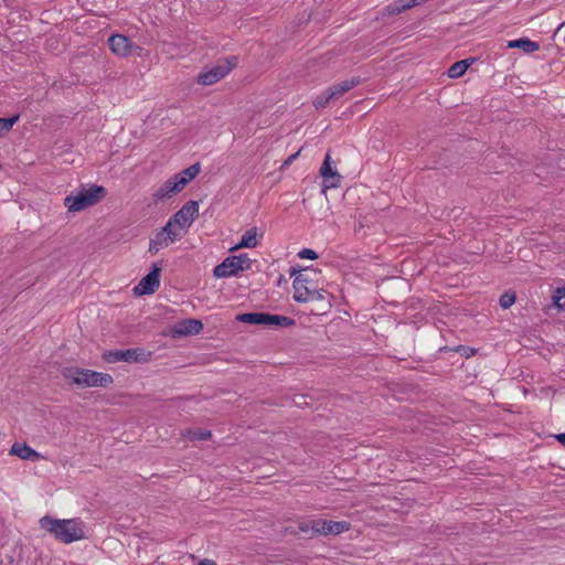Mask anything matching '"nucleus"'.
Listing matches in <instances>:
<instances>
[{
    "label": "nucleus",
    "mask_w": 565,
    "mask_h": 565,
    "mask_svg": "<svg viewBox=\"0 0 565 565\" xmlns=\"http://www.w3.org/2000/svg\"><path fill=\"white\" fill-rule=\"evenodd\" d=\"M298 256L302 259H311V260H315L317 259L319 256L317 254V252H315L313 249L311 248H302L299 253H298Z\"/></svg>",
    "instance_id": "nucleus-32"
},
{
    "label": "nucleus",
    "mask_w": 565,
    "mask_h": 565,
    "mask_svg": "<svg viewBox=\"0 0 565 565\" xmlns=\"http://www.w3.org/2000/svg\"><path fill=\"white\" fill-rule=\"evenodd\" d=\"M363 79L360 76H354L352 78L345 79L341 83L334 84L329 87L330 96H333L334 99L341 97L343 94L352 89L353 87L360 85Z\"/></svg>",
    "instance_id": "nucleus-16"
},
{
    "label": "nucleus",
    "mask_w": 565,
    "mask_h": 565,
    "mask_svg": "<svg viewBox=\"0 0 565 565\" xmlns=\"http://www.w3.org/2000/svg\"><path fill=\"white\" fill-rule=\"evenodd\" d=\"M178 225L175 222L172 221V217L169 218V221L167 222V224L164 226H162L159 232L161 234H169V236H172V234H179L178 232L173 231L172 227Z\"/></svg>",
    "instance_id": "nucleus-34"
},
{
    "label": "nucleus",
    "mask_w": 565,
    "mask_h": 565,
    "mask_svg": "<svg viewBox=\"0 0 565 565\" xmlns=\"http://www.w3.org/2000/svg\"><path fill=\"white\" fill-rule=\"evenodd\" d=\"M332 99H334V97L330 96V90L328 88L326 92H323L321 95L317 97L313 105L317 109L324 108Z\"/></svg>",
    "instance_id": "nucleus-29"
},
{
    "label": "nucleus",
    "mask_w": 565,
    "mask_h": 565,
    "mask_svg": "<svg viewBox=\"0 0 565 565\" xmlns=\"http://www.w3.org/2000/svg\"><path fill=\"white\" fill-rule=\"evenodd\" d=\"M201 171L199 162L191 164L179 173L174 174V180H178L181 186L185 188Z\"/></svg>",
    "instance_id": "nucleus-18"
},
{
    "label": "nucleus",
    "mask_w": 565,
    "mask_h": 565,
    "mask_svg": "<svg viewBox=\"0 0 565 565\" xmlns=\"http://www.w3.org/2000/svg\"><path fill=\"white\" fill-rule=\"evenodd\" d=\"M305 286H315L313 281L312 282H303Z\"/></svg>",
    "instance_id": "nucleus-39"
},
{
    "label": "nucleus",
    "mask_w": 565,
    "mask_h": 565,
    "mask_svg": "<svg viewBox=\"0 0 565 565\" xmlns=\"http://www.w3.org/2000/svg\"><path fill=\"white\" fill-rule=\"evenodd\" d=\"M509 49H521L525 53H533L540 49L537 42L531 41L527 38H520L508 42Z\"/></svg>",
    "instance_id": "nucleus-20"
},
{
    "label": "nucleus",
    "mask_w": 565,
    "mask_h": 565,
    "mask_svg": "<svg viewBox=\"0 0 565 565\" xmlns=\"http://www.w3.org/2000/svg\"><path fill=\"white\" fill-rule=\"evenodd\" d=\"M40 526L52 534L57 541L70 544L85 537L84 523L79 519H55L44 515L39 521Z\"/></svg>",
    "instance_id": "nucleus-1"
},
{
    "label": "nucleus",
    "mask_w": 565,
    "mask_h": 565,
    "mask_svg": "<svg viewBox=\"0 0 565 565\" xmlns=\"http://www.w3.org/2000/svg\"><path fill=\"white\" fill-rule=\"evenodd\" d=\"M108 46L114 54L121 57L131 55L134 49H140L135 45L128 36L122 34H113L108 39Z\"/></svg>",
    "instance_id": "nucleus-10"
},
{
    "label": "nucleus",
    "mask_w": 565,
    "mask_h": 565,
    "mask_svg": "<svg viewBox=\"0 0 565 565\" xmlns=\"http://www.w3.org/2000/svg\"><path fill=\"white\" fill-rule=\"evenodd\" d=\"M320 174L323 178V190L339 186L342 180V175L331 167V157L329 153L326 154L322 162Z\"/></svg>",
    "instance_id": "nucleus-11"
},
{
    "label": "nucleus",
    "mask_w": 565,
    "mask_h": 565,
    "mask_svg": "<svg viewBox=\"0 0 565 565\" xmlns=\"http://www.w3.org/2000/svg\"><path fill=\"white\" fill-rule=\"evenodd\" d=\"M298 529L300 532H303V533H308V532H311V529H310V521L308 522H301L299 525H298Z\"/></svg>",
    "instance_id": "nucleus-36"
},
{
    "label": "nucleus",
    "mask_w": 565,
    "mask_h": 565,
    "mask_svg": "<svg viewBox=\"0 0 565 565\" xmlns=\"http://www.w3.org/2000/svg\"><path fill=\"white\" fill-rule=\"evenodd\" d=\"M475 62V58L473 57H470V58H465V60H461V61H457L455 62L449 68H448V76L450 78H459L461 77L466 72L467 70L469 68V66Z\"/></svg>",
    "instance_id": "nucleus-21"
},
{
    "label": "nucleus",
    "mask_w": 565,
    "mask_h": 565,
    "mask_svg": "<svg viewBox=\"0 0 565 565\" xmlns=\"http://www.w3.org/2000/svg\"><path fill=\"white\" fill-rule=\"evenodd\" d=\"M199 216V202L194 200L188 201L178 212L171 217L172 221L181 228L189 227L194 220Z\"/></svg>",
    "instance_id": "nucleus-8"
},
{
    "label": "nucleus",
    "mask_w": 565,
    "mask_h": 565,
    "mask_svg": "<svg viewBox=\"0 0 565 565\" xmlns=\"http://www.w3.org/2000/svg\"><path fill=\"white\" fill-rule=\"evenodd\" d=\"M450 350L448 347L440 348V351H447ZM455 352L460 353L465 358H470L477 353V349L468 347V345H457L454 349H451Z\"/></svg>",
    "instance_id": "nucleus-27"
},
{
    "label": "nucleus",
    "mask_w": 565,
    "mask_h": 565,
    "mask_svg": "<svg viewBox=\"0 0 565 565\" xmlns=\"http://www.w3.org/2000/svg\"><path fill=\"white\" fill-rule=\"evenodd\" d=\"M515 292H504L500 296L499 303L503 309L510 308L515 302Z\"/></svg>",
    "instance_id": "nucleus-30"
},
{
    "label": "nucleus",
    "mask_w": 565,
    "mask_h": 565,
    "mask_svg": "<svg viewBox=\"0 0 565 565\" xmlns=\"http://www.w3.org/2000/svg\"><path fill=\"white\" fill-rule=\"evenodd\" d=\"M556 440L559 441L563 446H565V433L557 434L555 436Z\"/></svg>",
    "instance_id": "nucleus-37"
},
{
    "label": "nucleus",
    "mask_w": 565,
    "mask_h": 565,
    "mask_svg": "<svg viewBox=\"0 0 565 565\" xmlns=\"http://www.w3.org/2000/svg\"><path fill=\"white\" fill-rule=\"evenodd\" d=\"M237 56H228L218 60L216 64L205 72H201L198 75V83L204 86L215 84L223 77H225L233 68L237 66Z\"/></svg>",
    "instance_id": "nucleus-5"
},
{
    "label": "nucleus",
    "mask_w": 565,
    "mask_h": 565,
    "mask_svg": "<svg viewBox=\"0 0 565 565\" xmlns=\"http://www.w3.org/2000/svg\"><path fill=\"white\" fill-rule=\"evenodd\" d=\"M199 565H216V564L211 559H203L199 563Z\"/></svg>",
    "instance_id": "nucleus-38"
},
{
    "label": "nucleus",
    "mask_w": 565,
    "mask_h": 565,
    "mask_svg": "<svg viewBox=\"0 0 565 565\" xmlns=\"http://www.w3.org/2000/svg\"><path fill=\"white\" fill-rule=\"evenodd\" d=\"M290 276H295L294 287V300L296 302H307L318 300L322 302L321 309L331 307V302L328 299L329 292L324 289H318L316 286H305L303 282H312V278L301 273V269L291 267L289 270Z\"/></svg>",
    "instance_id": "nucleus-2"
},
{
    "label": "nucleus",
    "mask_w": 565,
    "mask_h": 565,
    "mask_svg": "<svg viewBox=\"0 0 565 565\" xmlns=\"http://www.w3.org/2000/svg\"><path fill=\"white\" fill-rule=\"evenodd\" d=\"M311 534L313 535H329L328 520L317 519L310 521Z\"/></svg>",
    "instance_id": "nucleus-24"
},
{
    "label": "nucleus",
    "mask_w": 565,
    "mask_h": 565,
    "mask_svg": "<svg viewBox=\"0 0 565 565\" xmlns=\"http://www.w3.org/2000/svg\"><path fill=\"white\" fill-rule=\"evenodd\" d=\"M183 189L184 188L181 186L179 181L174 180V177L172 175L158 188V190L153 193V199L156 202L169 200L175 194L180 193Z\"/></svg>",
    "instance_id": "nucleus-12"
},
{
    "label": "nucleus",
    "mask_w": 565,
    "mask_h": 565,
    "mask_svg": "<svg viewBox=\"0 0 565 565\" xmlns=\"http://www.w3.org/2000/svg\"><path fill=\"white\" fill-rule=\"evenodd\" d=\"M300 151H301V149H299L297 152H295V153L290 154V156H289V157L284 161V163H282L281 168H286V167L290 166V164L294 162V160H296V158L299 156Z\"/></svg>",
    "instance_id": "nucleus-35"
},
{
    "label": "nucleus",
    "mask_w": 565,
    "mask_h": 565,
    "mask_svg": "<svg viewBox=\"0 0 565 565\" xmlns=\"http://www.w3.org/2000/svg\"><path fill=\"white\" fill-rule=\"evenodd\" d=\"M351 524L347 521H329V535H338L350 530Z\"/></svg>",
    "instance_id": "nucleus-25"
},
{
    "label": "nucleus",
    "mask_w": 565,
    "mask_h": 565,
    "mask_svg": "<svg viewBox=\"0 0 565 565\" xmlns=\"http://www.w3.org/2000/svg\"><path fill=\"white\" fill-rule=\"evenodd\" d=\"M9 455L17 456L22 460H30L33 462L43 459V456L40 452L31 448L25 443H14L9 450Z\"/></svg>",
    "instance_id": "nucleus-14"
},
{
    "label": "nucleus",
    "mask_w": 565,
    "mask_h": 565,
    "mask_svg": "<svg viewBox=\"0 0 565 565\" xmlns=\"http://www.w3.org/2000/svg\"><path fill=\"white\" fill-rule=\"evenodd\" d=\"M203 330V323L199 319L188 318L177 322L170 330L173 338L199 334Z\"/></svg>",
    "instance_id": "nucleus-9"
},
{
    "label": "nucleus",
    "mask_w": 565,
    "mask_h": 565,
    "mask_svg": "<svg viewBox=\"0 0 565 565\" xmlns=\"http://www.w3.org/2000/svg\"><path fill=\"white\" fill-rule=\"evenodd\" d=\"M106 194L107 191L103 185L92 184L86 188L82 184L64 199V205L68 212H79L99 203Z\"/></svg>",
    "instance_id": "nucleus-4"
},
{
    "label": "nucleus",
    "mask_w": 565,
    "mask_h": 565,
    "mask_svg": "<svg viewBox=\"0 0 565 565\" xmlns=\"http://www.w3.org/2000/svg\"><path fill=\"white\" fill-rule=\"evenodd\" d=\"M180 238V234H161L159 231L154 234V236L150 239L149 243V252L151 254L158 253L161 248L167 247L170 243L175 242Z\"/></svg>",
    "instance_id": "nucleus-15"
},
{
    "label": "nucleus",
    "mask_w": 565,
    "mask_h": 565,
    "mask_svg": "<svg viewBox=\"0 0 565 565\" xmlns=\"http://www.w3.org/2000/svg\"><path fill=\"white\" fill-rule=\"evenodd\" d=\"M552 300L556 308L563 309L565 307V287L556 288L552 296Z\"/></svg>",
    "instance_id": "nucleus-28"
},
{
    "label": "nucleus",
    "mask_w": 565,
    "mask_h": 565,
    "mask_svg": "<svg viewBox=\"0 0 565 565\" xmlns=\"http://www.w3.org/2000/svg\"><path fill=\"white\" fill-rule=\"evenodd\" d=\"M308 398H310L308 395L297 394L294 396L292 403L298 407L309 406L310 403L308 402Z\"/></svg>",
    "instance_id": "nucleus-33"
},
{
    "label": "nucleus",
    "mask_w": 565,
    "mask_h": 565,
    "mask_svg": "<svg viewBox=\"0 0 565 565\" xmlns=\"http://www.w3.org/2000/svg\"><path fill=\"white\" fill-rule=\"evenodd\" d=\"M162 270V263L156 262L151 265L150 271L141 278L137 286L134 288V294L137 296L151 295L160 286V274Z\"/></svg>",
    "instance_id": "nucleus-7"
},
{
    "label": "nucleus",
    "mask_w": 565,
    "mask_h": 565,
    "mask_svg": "<svg viewBox=\"0 0 565 565\" xmlns=\"http://www.w3.org/2000/svg\"><path fill=\"white\" fill-rule=\"evenodd\" d=\"M238 271H242V266L236 264L235 257L228 256L214 267L213 275L216 278H225L236 276Z\"/></svg>",
    "instance_id": "nucleus-13"
},
{
    "label": "nucleus",
    "mask_w": 565,
    "mask_h": 565,
    "mask_svg": "<svg viewBox=\"0 0 565 565\" xmlns=\"http://www.w3.org/2000/svg\"><path fill=\"white\" fill-rule=\"evenodd\" d=\"M19 118V114L8 118H0V138L13 128L14 124L18 122Z\"/></svg>",
    "instance_id": "nucleus-26"
},
{
    "label": "nucleus",
    "mask_w": 565,
    "mask_h": 565,
    "mask_svg": "<svg viewBox=\"0 0 565 565\" xmlns=\"http://www.w3.org/2000/svg\"><path fill=\"white\" fill-rule=\"evenodd\" d=\"M151 356L152 352L146 351L142 348L108 350L103 353V360L107 363H146L150 361Z\"/></svg>",
    "instance_id": "nucleus-6"
},
{
    "label": "nucleus",
    "mask_w": 565,
    "mask_h": 565,
    "mask_svg": "<svg viewBox=\"0 0 565 565\" xmlns=\"http://www.w3.org/2000/svg\"><path fill=\"white\" fill-rule=\"evenodd\" d=\"M235 257V262L237 265L242 266V270H247L252 266V259L247 256V254L233 255Z\"/></svg>",
    "instance_id": "nucleus-31"
},
{
    "label": "nucleus",
    "mask_w": 565,
    "mask_h": 565,
    "mask_svg": "<svg viewBox=\"0 0 565 565\" xmlns=\"http://www.w3.org/2000/svg\"><path fill=\"white\" fill-rule=\"evenodd\" d=\"M266 312H244L236 316V320L243 323L264 326Z\"/></svg>",
    "instance_id": "nucleus-22"
},
{
    "label": "nucleus",
    "mask_w": 565,
    "mask_h": 565,
    "mask_svg": "<svg viewBox=\"0 0 565 565\" xmlns=\"http://www.w3.org/2000/svg\"><path fill=\"white\" fill-rule=\"evenodd\" d=\"M182 438L196 441V440H209L212 438V433L209 429L196 428V429H186L181 433Z\"/></svg>",
    "instance_id": "nucleus-23"
},
{
    "label": "nucleus",
    "mask_w": 565,
    "mask_h": 565,
    "mask_svg": "<svg viewBox=\"0 0 565 565\" xmlns=\"http://www.w3.org/2000/svg\"><path fill=\"white\" fill-rule=\"evenodd\" d=\"M257 227L254 226L249 230H247L241 237V241L231 248V250H238L241 248H254L257 246L258 241V232Z\"/></svg>",
    "instance_id": "nucleus-17"
},
{
    "label": "nucleus",
    "mask_w": 565,
    "mask_h": 565,
    "mask_svg": "<svg viewBox=\"0 0 565 565\" xmlns=\"http://www.w3.org/2000/svg\"><path fill=\"white\" fill-rule=\"evenodd\" d=\"M65 380L81 387H108L114 383V379L108 373H102L77 366H65L61 371Z\"/></svg>",
    "instance_id": "nucleus-3"
},
{
    "label": "nucleus",
    "mask_w": 565,
    "mask_h": 565,
    "mask_svg": "<svg viewBox=\"0 0 565 565\" xmlns=\"http://www.w3.org/2000/svg\"><path fill=\"white\" fill-rule=\"evenodd\" d=\"M296 324V321L287 316H280V315H271L269 312H266L265 316V323L266 327H274V328H288Z\"/></svg>",
    "instance_id": "nucleus-19"
}]
</instances>
